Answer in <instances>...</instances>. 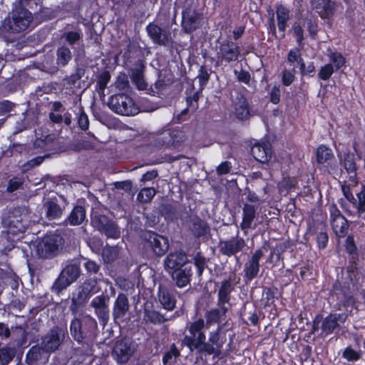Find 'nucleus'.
Masks as SVG:
<instances>
[{
	"label": "nucleus",
	"instance_id": "1",
	"mask_svg": "<svg viewBox=\"0 0 365 365\" xmlns=\"http://www.w3.org/2000/svg\"><path fill=\"white\" fill-rule=\"evenodd\" d=\"M175 22V15L170 18V6H161L153 21L145 26V31L150 41L159 46H168L172 44L171 28Z\"/></svg>",
	"mask_w": 365,
	"mask_h": 365
},
{
	"label": "nucleus",
	"instance_id": "2",
	"mask_svg": "<svg viewBox=\"0 0 365 365\" xmlns=\"http://www.w3.org/2000/svg\"><path fill=\"white\" fill-rule=\"evenodd\" d=\"M70 333L78 344L91 345L98 335L97 322L89 314L75 317L70 323Z\"/></svg>",
	"mask_w": 365,
	"mask_h": 365
},
{
	"label": "nucleus",
	"instance_id": "3",
	"mask_svg": "<svg viewBox=\"0 0 365 365\" xmlns=\"http://www.w3.org/2000/svg\"><path fill=\"white\" fill-rule=\"evenodd\" d=\"M31 211L24 205L9 207L4 213L2 224L8 235L13 237L24 234L29 226Z\"/></svg>",
	"mask_w": 365,
	"mask_h": 365
},
{
	"label": "nucleus",
	"instance_id": "4",
	"mask_svg": "<svg viewBox=\"0 0 365 365\" xmlns=\"http://www.w3.org/2000/svg\"><path fill=\"white\" fill-rule=\"evenodd\" d=\"M28 6L15 4L9 16L3 21L4 30L11 34L26 31L33 21V14Z\"/></svg>",
	"mask_w": 365,
	"mask_h": 365
},
{
	"label": "nucleus",
	"instance_id": "5",
	"mask_svg": "<svg viewBox=\"0 0 365 365\" xmlns=\"http://www.w3.org/2000/svg\"><path fill=\"white\" fill-rule=\"evenodd\" d=\"M316 163L322 175H340L342 172L333 150L327 145L321 144L315 150Z\"/></svg>",
	"mask_w": 365,
	"mask_h": 365
},
{
	"label": "nucleus",
	"instance_id": "6",
	"mask_svg": "<svg viewBox=\"0 0 365 365\" xmlns=\"http://www.w3.org/2000/svg\"><path fill=\"white\" fill-rule=\"evenodd\" d=\"M64 243L63 237L56 232H47L37 243L36 253L43 259H52L58 255L59 247Z\"/></svg>",
	"mask_w": 365,
	"mask_h": 365
},
{
	"label": "nucleus",
	"instance_id": "7",
	"mask_svg": "<svg viewBox=\"0 0 365 365\" xmlns=\"http://www.w3.org/2000/svg\"><path fill=\"white\" fill-rule=\"evenodd\" d=\"M108 106L114 113L125 116L137 115L139 107L128 95L124 93H118L108 98Z\"/></svg>",
	"mask_w": 365,
	"mask_h": 365
},
{
	"label": "nucleus",
	"instance_id": "8",
	"mask_svg": "<svg viewBox=\"0 0 365 365\" xmlns=\"http://www.w3.org/2000/svg\"><path fill=\"white\" fill-rule=\"evenodd\" d=\"M81 274L79 263H70L66 264L59 273L58 277L53 282L51 291L57 295L77 281Z\"/></svg>",
	"mask_w": 365,
	"mask_h": 365
},
{
	"label": "nucleus",
	"instance_id": "9",
	"mask_svg": "<svg viewBox=\"0 0 365 365\" xmlns=\"http://www.w3.org/2000/svg\"><path fill=\"white\" fill-rule=\"evenodd\" d=\"M205 21L202 12L195 8L187 6L182 11L181 31L185 34H192L202 29Z\"/></svg>",
	"mask_w": 365,
	"mask_h": 365
},
{
	"label": "nucleus",
	"instance_id": "10",
	"mask_svg": "<svg viewBox=\"0 0 365 365\" xmlns=\"http://www.w3.org/2000/svg\"><path fill=\"white\" fill-rule=\"evenodd\" d=\"M67 333L66 327L55 325L41 336L40 345L46 354H51L58 349Z\"/></svg>",
	"mask_w": 365,
	"mask_h": 365
},
{
	"label": "nucleus",
	"instance_id": "11",
	"mask_svg": "<svg viewBox=\"0 0 365 365\" xmlns=\"http://www.w3.org/2000/svg\"><path fill=\"white\" fill-rule=\"evenodd\" d=\"M144 246L157 256L162 257L169 248L168 239L155 232L146 230L143 234Z\"/></svg>",
	"mask_w": 365,
	"mask_h": 365
},
{
	"label": "nucleus",
	"instance_id": "12",
	"mask_svg": "<svg viewBox=\"0 0 365 365\" xmlns=\"http://www.w3.org/2000/svg\"><path fill=\"white\" fill-rule=\"evenodd\" d=\"M185 140L184 131L178 128H168L158 135L155 140L158 147L177 148L180 147Z\"/></svg>",
	"mask_w": 365,
	"mask_h": 365
},
{
	"label": "nucleus",
	"instance_id": "13",
	"mask_svg": "<svg viewBox=\"0 0 365 365\" xmlns=\"http://www.w3.org/2000/svg\"><path fill=\"white\" fill-rule=\"evenodd\" d=\"M268 247L269 242L265 241L262 248L257 249L245 264L243 279L246 283L250 282L258 276L260 269L259 261L264 255L262 249L267 251Z\"/></svg>",
	"mask_w": 365,
	"mask_h": 365
},
{
	"label": "nucleus",
	"instance_id": "14",
	"mask_svg": "<svg viewBox=\"0 0 365 365\" xmlns=\"http://www.w3.org/2000/svg\"><path fill=\"white\" fill-rule=\"evenodd\" d=\"M67 205V199L63 195L48 198L43 204L46 219L48 220L60 219L63 216Z\"/></svg>",
	"mask_w": 365,
	"mask_h": 365
},
{
	"label": "nucleus",
	"instance_id": "15",
	"mask_svg": "<svg viewBox=\"0 0 365 365\" xmlns=\"http://www.w3.org/2000/svg\"><path fill=\"white\" fill-rule=\"evenodd\" d=\"M217 55L221 63H230L238 61L241 55L240 47L237 43L225 39L220 43Z\"/></svg>",
	"mask_w": 365,
	"mask_h": 365
},
{
	"label": "nucleus",
	"instance_id": "16",
	"mask_svg": "<svg viewBox=\"0 0 365 365\" xmlns=\"http://www.w3.org/2000/svg\"><path fill=\"white\" fill-rule=\"evenodd\" d=\"M245 247V240L239 236V231L235 237L228 240H220L218 245L219 252L228 257L236 256L237 253L242 252Z\"/></svg>",
	"mask_w": 365,
	"mask_h": 365
},
{
	"label": "nucleus",
	"instance_id": "17",
	"mask_svg": "<svg viewBox=\"0 0 365 365\" xmlns=\"http://www.w3.org/2000/svg\"><path fill=\"white\" fill-rule=\"evenodd\" d=\"M221 327L218 326L216 329L210 331L208 341L205 347V355H213L215 357H220L222 354V349L225 339L221 337Z\"/></svg>",
	"mask_w": 365,
	"mask_h": 365
},
{
	"label": "nucleus",
	"instance_id": "18",
	"mask_svg": "<svg viewBox=\"0 0 365 365\" xmlns=\"http://www.w3.org/2000/svg\"><path fill=\"white\" fill-rule=\"evenodd\" d=\"M83 34L78 22L67 24L63 28L61 39L64 40L67 46L73 48L76 44H79L83 40Z\"/></svg>",
	"mask_w": 365,
	"mask_h": 365
},
{
	"label": "nucleus",
	"instance_id": "19",
	"mask_svg": "<svg viewBox=\"0 0 365 365\" xmlns=\"http://www.w3.org/2000/svg\"><path fill=\"white\" fill-rule=\"evenodd\" d=\"M57 144L56 135L52 133L37 137L33 145L37 153H48L50 155L56 151Z\"/></svg>",
	"mask_w": 365,
	"mask_h": 365
},
{
	"label": "nucleus",
	"instance_id": "20",
	"mask_svg": "<svg viewBox=\"0 0 365 365\" xmlns=\"http://www.w3.org/2000/svg\"><path fill=\"white\" fill-rule=\"evenodd\" d=\"M235 289V284L232 283L231 278L223 279L217 292V304L221 307L223 314L227 312V308L225 306L230 303L231 300V294Z\"/></svg>",
	"mask_w": 365,
	"mask_h": 365
},
{
	"label": "nucleus",
	"instance_id": "21",
	"mask_svg": "<svg viewBox=\"0 0 365 365\" xmlns=\"http://www.w3.org/2000/svg\"><path fill=\"white\" fill-rule=\"evenodd\" d=\"M145 63L143 56L138 58L134 68L130 69L131 82L135 86L139 91L147 89L148 83L145 81L144 71Z\"/></svg>",
	"mask_w": 365,
	"mask_h": 365
},
{
	"label": "nucleus",
	"instance_id": "22",
	"mask_svg": "<svg viewBox=\"0 0 365 365\" xmlns=\"http://www.w3.org/2000/svg\"><path fill=\"white\" fill-rule=\"evenodd\" d=\"M348 279L339 280L337 279L333 284L331 292L335 294L339 299V296L341 295L344 298L343 305L344 307L348 305L349 299H352L351 295V284L353 281V276L349 274Z\"/></svg>",
	"mask_w": 365,
	"mask_h": 365
},
{
	"label": "nucleus",
	"instance_id": "23",
	"mask_svg": "<svg viewBox=\"0 0 365 365\" xmlns=\"http://www.w3.org/2000/svg\"><path fill=\"white\" fill-rule=\"evenodd\" d=\"M130 309L128 295L123 292L118 293L113 306V317L115 321L123 320Z\"/></svg>",
	"mask_w": 365,
	"mask_h": 365
},
{
	"label": "nucleus",
	"instance_id": "24",
	"mask_svg": "<svg viewBox=\"0 0 365 365\" xmlns=\"http://www.w3.org/2000/svg\"><path fill=\"white\" fill-rule=\"evenodd\" d=\"M133 354L129 343L123 339L118 340L115 343L113 348L112 355L119 364H125L128 361Z\"/></svg>",
	"mask_w": 365,
	"mask_h": 365
},
{
	"label": "nucleus",
	"instance_id": "25",
	"mask_svg": "<svg viewBox=\"0 0 365 365\" xmlns=\"http://www.w3.org/2000/svg\"><path fill=\"white\" fill-rule=\"evenodd\" d=\"M48 354L38 344L32 346L27 351L25 362L27 365H38L39 363H46L49 358Z\"/></svg>",
	"mask_w": 365,
	"mask_h": 365
},
{
	"label": "nucleus",
	"instance_id": "26",
	"mask_svg": "<svg viewBox=\"0 0 365 365\" xmlns=\"http://www.w3.org/2000/svg\"><path fill=\"white\" fill-rule=\"evenodd\" d=\"M158 298L164 309L173 311L176 307L177 299L172 289L160 285L158 289Z\"/></svg>",
	"mask_w": 365,
	"mask_h": 365
},
{
	"label": "nucleus",
	"instance_id": "27",
	"mask_svg": "<svg viewBox=\"0 0 365 365\" xmlns=\"http://www.w3.org/2000/svg\"><path fill=\"white\" fill-rule=\"evenodd\" d=\"M207 329V326L204 323L203 317H192L191 321H188L186 323L185 331L188 332V334L184 336L181 344L189 341L188 339L194 337Z\"/></svg>",
	"mask_w": 365,
	"mask_h": 365
},
{
	"label": "nucleus",
	"instance_id": "28",
	"mask_svg": "<svg viewBox=\"0 0 365 365\" xmlns=\"http://www.w3.org/2000/svg\"><path fill=\"white\" fill-rule=\"evenodd\" d=\"M187 262L186 255L182 252H170L164 260L165 267L172 272L179 269L185 266Z\"/></svg>",
	"mask_w": 365,
	"mask_h": 365
},
{
	"label": "nucleus",
	"instance_id": "29",
	"mask_svg": "<svg viewBox=\"0 0 365 365\" xmlns=\"http://www.w3.org/2000/svg\"><path fill=\"white\" fill-rule=\"evenodd\" d=\"M257 207L248 203H245L242 207V220L240 225L241 230L246 235L250 229H255L252 222L256 217Z\"/></svg>",
	"mask_w": 365,
	"mask_h": 365
},
{
	"label": "nucleus",
	"instance_id": "30",
	"mask_svg": "<svg viewBox=\"0 0 365 365\" xmlns=\"http://www.w3.org/2000/svg\"><path fill=\"white\" fill-rule=\"evenodd\" d=\"M189 228L196 238L205 237L210 231L208 223L197 215L190 218Z\"/></svg>",
	"mask_w": 365,
	"mask_h": 365
},
{
	"label": "nucleus",
	"instance_id": "31",
	"mask_svg": "<svg viewBox=\"0 0 365 365\" xmlns=\"http://www.w3.org/2000/svg\"><path fill=\"white\" fill-rule=\"evenodd\" d=\"M89 299V296H87L83 292H81V289L77 287L71 298L69 310L71 314L76 316L80 311H82Z\"/></svg>",
	"mask_w": 365,
	"mask_h": 365
},
{
	"label": "nucleus",
	"instance_id": "32",
	"mask_svg": "<svg viewBox=\"0 0 365 365\" xmlns=\"http://www.w3.org/2000/svg\"><path fill=\"white\" fill-rule=\"evenodd\" d=\"M314 8L322 19H328L334 16L336 9L335 0H314Z\"/></svg>",
	"mask_w": 365,
	"mask_h": 365
},
{
	"label": "nucleus",
	"instance_id": "33",
	"mask_svg": "<svg viewBox=\"0 0 365 365\" xmlns=\"http://www.w3.org/2000/svg\"><path fill=\"white\" fill-rule=\"evenodd\" d=\"M86 220V210L84 206L76 205L69 215L65 218L63 224L66 225L78 226Z\"/></svg>",
	"mask_w": 365,
	"mask_h": 365
},
{
	"label": "nucleus",
	"instance_id": "34",
	"mask_svg": "<svg viewBox=\"0 0 365 365\" xmlns=\"http://www.w3.org/2000/svg\"><path fill=\"white\" fill-rule=\"evenodd\" d=\"M253 158L262 163H267L272 157V151L269 143H255L251 148Z\"/></svg>",
	"mask_w": 365,
	"mask_h": 365
},
{
	"label": "nucleus",
	"instance_id": "35",
	"mask_svg": "<svg viewBox=\"0 0 365 365\" xmlns=\"http://www.w3.org/2000/svg\"><path fill=\"white\" fill-rule=\"evenodd\" d=\"M192 276V269L190 265H186L179 269L172 272V277L176 287L183 288L190 283Z\"/></svg>",
	"mask_w": 365,
	"mask_h": 365
},
{
	"label": "nucleus",
	"instance_id": "36",
	"mask_svg": "<svg viewBox=\"0 0 365 365\" xmlns=\"http://www.w3.org/2000/svg\"><path fill=\"white\" fill-rule=\"evenodd\" d=\"M306 233L316 235L317 247L319 250H323L327 247L329 235L325 226H322L319 231V228L314 224H309Z\"/></svg>",
	"mask_w": 365,
	"mask_h": 365
},
{
	"label": "nucleus",
	"instance_id": "37",
	"mask_svg": "<svg viewBox=\"0 0 365 365\" xmlns=\"http://www.w3.org/2000/svg\"><path fill=\"white\" fill-rule=\"evenodd\" d=\"M205 331H203L195 336L188 339L189 341L182 344V346H186L190 351H197L199 354L205 355V347L207 342L206 341Z\"/></svg>",
	"mask_w": 365,
	"mask_h": 365
},
{
	"label": "nucleus",
	"instance_id": "38",
	"mask_svg": "<svg viewBox=\"0 0 365 365\" xmlns=\"http://www.w3.org/2000/svg\"><path fill=\"white\" fill-rule=\"evenodd\" d=\"M277 27L279 31L284 33L288 26L287 22L290 19V9L282 3L275 5Z\"/></svg>",
	"mask_w": 365,
	"mask_h": 365
},
{
	"label": "nucleus",
	"instance_id": "39",
	"mask_svg": "<svg viewBox=\"0 0 365 365\" xmlns=\"http://www.w3.org/2000/svg\"><path fill=\"white\" fill-rule=\"evenodd\" d=\"M341 165L349 175V180L354 183L357 182L356 178V163L355 162L354 155L349 152L344 153L343 159L341 160Z\"/></svg>",
	"mask_w": 365,
	"mask_h": 365
},
{
	"label": "nucleus",
	"instance_id": "40",
	"mask_svg": "<svg viewBox=\"0 0 365 365\" xmlns=\"http://www.w3.org/2000/svg\"><path fill=\"white\" fill-rule=\"evenodd\" d=\"M103 278V274L100 273L99 277L93 276L86 279L78 287L81 289L87 296L91 298L98 292V284Z\"/></svg>",
	"mask_w": 365,
	"mask_h": 365
},
{
	"label": "nucleus",
	"instance_id": "41",
	"mask_svg": "<svg viewBox=\"0 0 365 365\" xmlns=\"http://www.w3.org/2000/svg\"><path fill=\"white\" fill-rule=\"evenodd\" d=\"M202 91L203 89L199 88L197 91L188 94V90H186V108L181 111L180 115H186L189 110H191L192 113L197 110L198 108L199 98L202 96Z\"/></svg>",
	"mask_w": 365,
	"mask_h": 365
},
{
	"label": "nucleus",
	"instance_id": "42",
	"mask_svg": "<svg viewBox=\"0 0 365 365\" xmlns=\"http://www.w3.org/2000/svg\"><path fill=\"white\" fill-rule=\"evenodd\" d=\"M56 63L59 68L66 66L73 58L71 48L66 44L60 45L56 51Z\"/></svg>",
	"mask_w": 365,
	"mask_h": 365
},
{
	"label": "nucleus",
	"instance_id": "43",
	"mask_svg": "<svg viewBox=\"0 0 365 365\" xmlns=\"http://www.w3.org/2000/svg\"><path fill=\"white\" fill-rule=\"evenodd\" d=\"M339 314H330L322 319L321 329L322 334L328 336L332 334L339 326L338 320Z\"/></svg>",
	"mask_w": 365,
	"mask_h": 365
},
{
	"label": "nucleus",
	"instance_id": "44",
	"mask_svg": "<svg viewBox=\"0 0 365 365\" xmlns=\"http://www.w3.org/2000/svg\"><path fill=\"white\" fill-rule=\"evenodd\" d=\"M112 220L108 216L102 213L99 209H92L91 213V223L97 230L103 228L108 222Z\"/></svg>",
	"mask_w": 365,
	"mask_h": 365
},
{
	"label": "nucleus",
	"instance_id": "45",
	"mask_svg": "<svg viewBox=\"0 0 365 365\" xmlns=\"http://www.w3.org/2000/svg\"><path fill=\"white\" fill-rule=\"evenodd\" d=\"M331 228L336 236L344 237L346 235L349 230L348 220L345 217L341 220L336 219L330 221Z\"/></svg>",
	"mask_w": 365,
	"mask_h": 365
},
{
	"label": "nucleus",
	"instance_id": "46",
	"mask_svg": "<svg viewBox=\"0 0 365 365\" xmlns=\"http://www.w3.org/2000/svg\"><path fill=\"white\" fill-rule=\"evenodd\" d=\"M98 231L106 235L107 238L110 239L117 240L120 236V228L113 220L108 222L103 228L98 230Z\"/></svg>",
	"mask_w": 365,
	"mask_h": 365
},
{
	"label": "nucleus",
	"instance_id": "47",
	"mask_svg": "<svg viewBox=\"0 0 365 365\" xmlns=\"http://www.w3.org/2000/svg\"><path fill=\"white\" fill-rule=\"evenodd\" d=\"M16 349L6 344L0 348V365H8L15 357Z\"/></svg>",
	"mask_w": 365,
	"mask_h": 365
},
{
	"label": "nucleus",
	"instance_id": "48",
	"mask_svg": "<svg viewBox=\"0 0 365 365\" xmlns=\"http://www.w3.org/2000/svg\"><path fill=\"white\" fill-rule=\"evenodd\" d=\"M222 313L220 309L213 308L207 310L205 313L204 323L207 329H210L212 325L219 324L221 321Z\"/></svg>",
	"mask_w": 365,
	"mask_h": 365
},
{
	"label": "nucleus",
	"instance_id": "49",
	"mask_svg": "<svg viewBox=\"0 0 365 365\" xmlns=\"http://www.w3.org/2000/svg\"><path fill=\"white\" fill-rule=\"evenodd\" d=\"M287 61L294 68H299L300 66H303L304 59L300 53V49L298 48L290 49L287 53Z\"/></svg>",
	"mask_w": 365,
	"mask_h": 365
},
{
	"label": "nucleus",
	"instance_id": "50",
	"mask_svg": "<svg viewBox=\"0 0 365 365\" xmlns=\"http://www.w3.org/2000/svg\"><path fill=\"white\" fill-rule=\"evenodd\" d=\"M111 75L107 70L101 71L97 76L96 90L98 93H103L108 83L110 82Z\"/></svg>",
	"mask_w": 365,
	"mask_h": 365
},
{
	"label": "nucleus",
	"instance_id": "51",
	"mask_svg": "<svg viewBox=\"0 0 365 365\" xmlns=\"http://www.w3.org/2000/svg\"><path fill=\"white\" fill-rule=\"evenodd\" d=\"M118 254L116 247L107 245L102 250L101 257L105 264H110L117 259Z\"/></svg>",
	"mask_w": 365,
	"mask_h": 365
},
{
	"label": "nucleus",
	"instance_id": "52",
	"mask_svg": "<svg viewBox=\"0 0 365 365\" xmlns=\"http://www.w3.org/2000/svg\"><path fill=\"white\" fill-rule=\"evenodd\" d=\"M144 316L147 321L153 324H161L168 321L163 314L155 309H145Z\"/></svg>",
	"mask_w": 365,
	"mask_h": 365
},
{
	"label": "nucleus",
	"instance_id": "53",
	"mask_svg": "<svg viewBox=\"0 0 365 365\" xmlns=\"http://www.w3.org/2000/svg\"><path fill=\"white\" fill-rule=\"evenodd\" d=\"M277 292L278 289L274 286L263 288V294L265 295L264 304L265 307H271L276 306L275 299H277L276 296Z\"/></svg>",
	"mask_w": 365,
	"mask_h": 365
},
{
	"label": "nucleus",
	"instance_id": "54",
	"mask_svg": "<svg viewBox=\"0 0 365 365\" xmlns=\"http://www.w3.org/2000/svg\"><path fill=\"white\" fill-rule=\"evenodd\" d=\"M83 259L85 261L83 267L86 269V274L88 275L89 277H93V276L99 277L101 265L96 261L89 258L83 257Z\"/></svg>",
	"mask_w": 365,
	"mask_h": 365
},
{
	"label": "nucleus",
	"instance_id": "55",
	"mask_svg": "<svg viewBox=\"0 0 365 365\" xmlns=\"http://www.w3.org/2000/svg\"><path fill=\"white\" fill-rule=\"evenodd\" d=\"M356 198L352 205L356 209V212L361 215L365 212V185H362L361 190L356 193Z\"/></svg>",
	"mask_w": 365,
	"mask_h": 365
},
{
	"label": "nucleus",
	"instance_id": "56",
	"mask_svg": "<svg viewBox=\"0 0 365 365\" xmlns=\"http://www.w3.org/2000/svg\"><path fill=\"white\" fill-rule=\"evenodd\" d=\"M160 213L167 221H174L177 219V210L171 204H163L160 207Z\"/></svg>",
	"mask_w": 365,
	"mask_h": 365
},
{
	"label": "nucleus",
	"instance_id": "57",
	"mask_svg": "<svg viewBox=\"0 0 365 365\" xmlns=\"http://www.w3.org/2000/svg\"><path fill=\"white\" fill-rule=\"evenodd\" d=\"M361 350H355L351 345L347 346L342 353V358L351 362L359 361L361 358Z\"/></svg>",
	"mask_w": 365,
	"mask_h": 365
},
{
	"label": "nucleus",
	"instance_id": "58",
	"mask_svg": "<svg viewBox=\"0 0 365 365\" xmlns=\"http://www.w3.org/2000/svg\"><path fill=\"white\" fill-rule=\"evenodd\" d=\"M212 71L208 69L205 65L200 67L197 74L200 88L204 89L210 78Z\"/></svg>",
	"mask_w": 365,
	"mask_h": 365
},
{
	"label": "nucleus",
	"instance_id": "59",
	"mask_svg": "<svg viewBox=\"0 0 365 365\" xmlns=\"http://www.w3.org/2000/svg\"><path fill=\"white\" fill-rule=\"evenodd\" d=\"M329 59V63H332L334 70L336 71L344 66L346 62V58L337 51L331 53Z\"/></svg>",
	"mask_w": 365,
	"mask_h": 365
},
{
	"label": "nucleus",
	"instance_id": "60",
	"mask_svg": "<svg viewBox=\"0 0 365 365\" xmlns=\"http://www.w3.org/2000/svg\"><path fill=\"white\" fill-rule=\"evenodd\" d=\"M236 117L240 120H246L250 115V107L246 100L240 103L235 107Z\"/></svg>",
	"mask_w": 365,
	"mask_h": 365
},
{
	"label": "nucleus",
	"instance_id": "61",
	"mask_svg": "<svg viewBox=\"0 0 365 365\" xmlns=\"http://www.w3.org/2000/svg\"><path fill=\"white\" fill-rule=\"evenodd\" d=\"M156 194V190L153 187H144L138 192L137 198L141 202H150Z\"/></svg>",
	"mask_w": 365,
	"mask_h": 365
},
{
	"label": "nucleus",
	"instance_id": "62",
	"mask_svg": "<svg viewBox=\"0 0 365 365\" xmlns=\"http://www.w3.org/2000/svg\"><path fill=\"white\" fill-rule=\"evenodd\" d=\"M180 356V351L177 348L175 344H172L170 349L163 356L162 361L164 365L169 364L173 358L176 359Z\"/></svg>",
	"mask_w": 365,
	"mask_h": 365
},
{
	"label": "nucleus",
	"instance_id": "63",
	"mask_svg": "<svg viewBox=\"0 0 365 365\" xmlns=\"http://www.w3.org/2000/svg\"><path fill=\"white\" fill-rule=\"evenodd\" d=\"M349 265L347 266V272L349 274L354 276L356 277V275L359 273L358 268V262H359V255L358 252L356 254H349Z\"/></svg>",
	"mask_w": 365,
	"mask_h": 365
},
{
	"label": "nucleus",
	"instance_id": "64",
	"mask_svg": "<svg viewBox=\"0 0 365 365\" xmlns=\"http://www.w3.org/2000/svg\"><path fill=\"white\" fill-rule=\"evenodd\" d=\"M94 311L101 324L105 325L108 322L110 318L109 304L102 307V308L96 309Z\"/></svg>",
	"mask_w": 365,
	"mask_h": 365
}]
</instances>
